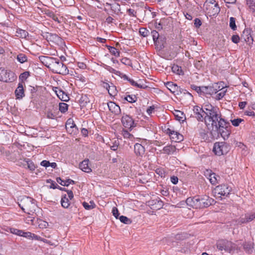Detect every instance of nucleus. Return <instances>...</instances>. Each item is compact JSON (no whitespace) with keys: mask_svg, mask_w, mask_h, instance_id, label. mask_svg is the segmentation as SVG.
Listing matches in <instances>:
<instances>
[{"mask_svg":"<svg viewBox=\"0 0 255 255\" xmlns=\"http://www.w3.org/2000/svg\"><path fill=\"white\" fill-rule=\"evenodd\" d=\"M228 120L225 119V118L223 116H222V114L221 115V117L217 118L216 121L213 123H212V124L211 125V127L212 128V131L214 130V129H216L218 127H219L220 126L223 125V123H226V122Z\"/></svg>","mask_w":255,"mask_h":255,"instance_id":"a211bd4d","label":"nucleus"},{"mask_svg":"<svg viewBox=\"0 0 255 255\" xmlns=\"http://www.w3.org/2000/svg\"><path fill=\"white\" fill-rule=\"evenodd\" d=\"M89 159H85L81 162L79 164V168L84 172L86 173H90L92 172V169L89 166Z\"/></svg>","mask_w":255,"mask_h":255,"instance_id":"aec40b11","label":"nucleus"},{"mask_svg":"<svg viewBox=\"0 0 255 255\" xmlns=\"http://www.w3.org/2000/svg\"><path fill=\"white\" fill-rule=\"evenodd\" d=\"M66 129L68 133L73 135H76L79 133V129L76 124H73L71 127L66 126Z\"/></svg>","mask_w":255,"mask_h":255,"instance_id":"c85d7f7f","label":"nucleus"},{"mask_svg":"<svg viewBox=\"0 0 255 255\" xmlns=\"http://www.w3.org/2000/svg\"><path fill=\"white\" fill-rule=\"evenodd\" d=\"M60 203L61 206L65 209L69 207L71 204H73L74 205V202H71L70 201V200L65 194L62 195Z\"/></svg>","mask_w":255,"mask_h":255,"instance_id":"5701e85b","label":"nucleus"},{"mask_svg":"<svg viewBox=\"0 0 255 255\" xmlns=\"http://www.w3.org/2000/svg\"><path fill=\"white\" fill-rule=\"evenodd\" d=\"M231 122L232 124L234 127H238L240 123L244 121V120L241 118H237L234 120H231Z\"/></svg>","mask_w":255,"mask_h":255,"instance_id":"3c124183","label":"nucleus"},{"mask_svg":"<svg viewBox=\"0 0 255 255\" xmlns=\"http://www.w3.org/2000/svg\"><path fill=\"white\" fill-rule=\"evenodd\" d=\"M176 150L175 146L172 145H168L165 146L163 148V151L164 153L169 154H173Z\"/></svg>","mask_w":255,"mask_h":255,"instance_id":"2f4dec72","label":"nucleus"},{"mask_svg":"<svg viewBox=\"0 0 255 255\" xmlns=\"http://www.w3.org/2000/svg\"><path fill=\"white\" fill-rule=\"evenodd\" d=\"M41 11L44 14L46 15L49 17L52 18L54 21H57L58 23L60 22L57 16L54 14V12L51 11V10L47 8H41Z\"/></svg>","mask_w":255,"mask_h":255,"instance_id":"412c9836","label":"nucleus"},{"mask_svg":"<svg viewBox=\"0 0 255 255\" xmlns=\"http://www.w3.org/2000/svg\"><path fill=\"white\" fill-rule=\"evenodd\" d=\"M149 204L150 206H153L151 208L154 210H159L162 208L164 205L163 202L159 198L149 201Z\"/></svg>","mask_w":255,"mask_h":255,"instance_id":"f3484780","label":"nucleus"},{"mask_svg":"<svg viewBox=\"0 0 255 255\" xmlns=\"http://www.w3.org/2000/svg\"><path fill=\"white\" fill-rule=\"evenodd\" d=\"M123 135L125 138H131L133 137V135L129 133L128 130H123Z\"/></svg>","mask_w":255,"mask_h":255,"instance_id":"774afa93","label":"nucleus"},{"mask_svg":"<svg viewBox=\"0 0 255 255\" xmlns=\"http://www.w3.org/2000/svg\"><path fill=\"white\" fill-rule=\"evenodd\" d=\"M38 87L37 86H36L35 87L31 86H29V90L30 93V99L31 100H34L37 98V92Z\"/></svg>","mask_w":255,"mask_h":255,"instance_id":"473e14b6","label":"nucleus"},{"mask_svg":"<svg viewBox=\"0 0 255 255\" xmlns=\"http://www.w3.org/2000/svg\"><path fill=\"white\" fill-rule=\"evenodd\" d=\"M120 221L125 224L129 225L132 223V220L127 217L122 215L119 217Z\"/></svg>","mask_w":255,"mask_h":255,"instance_id":"49530a36","label":"nucleus"},{"mask_svg":"<svg viewBox=\"0 0 255 255\" xmlns=\"http://www.w3.org/2000/svg\"><path fill=\"white\" fill-rule=\"evenodd\" d=\"M49 65L47 67L51 70V71L56 74H59L63 75H67L69 73L66 65L63 62H60L59 59L56 58L51 59V63H49Z\"/></svg>","mask_w":255,"mask_h":255,"instance_id":"39448f33","label":"nucleus"},{"mask_svg":"<svg viewBox=\"0 0 255 255\" xmlns=\"http://www.w3.org/2000/svg\"><path fill=\"white\" fill-rule=\"evenodd\" d=\"M231 40L233 43L238 44L240 42V37L238 34L233 35L231 37Z\"/></svg>","mask_w":255,"mask_h":255,"instance_id":"680f3d73","label":"nucleus"},{"mask_svg":"<svg viewBox=\"0 0 255 255\" xmlns=\"http://www.w3.org/2000/svg\"><path fill=\"white\" fill-rule=\"evenodd\" d=\"M112 213L113 216L117 219H119V217L120 216L119 211L117 208L114 207L112 209Z\"/></svg>","mask_w":255,"mask_h":255,"instance_id":"0e129e2a","label":"nucleus"},{"mask_svg":"<svg viewBox=\"0 0 255 255\" xmlns=\"http://www.w3.org/2000/svg\"><path fill=\"white\" fill-rule=\"evenodd\" d=\"M24 161L25 162V164L23 165V166L26 168L25 166L26 165L27 168L31 171H33L36 168H37V166H36L33 162L29 158H25L24 159Z\"/></svg>","mask_w":255,"mask_h":255,"instance_id":"bb28decb","label":"nucleus"},{"mask_svg":"<svg viewBox=\"0 0 255 255\" xmlns=\"http://www.w3.org/2000/svg\"><path fill=\"white\" fill-rule=\"evenodd\" d=\"M191 88L195 91L199 95H202V86H197L194 84L190 85Z\"/></svg>","mask_w":255,"mask_h":255,"instance_id":"603ef678","label":"nucleus"},{"mask_svg":"<svg viewBox=\"0 0 255 255\" xmlns=\"http://www.w3.org/2000/svg\"><path fill=\"white\" fill-rule=\"evenodd\" d=\"M165 85L166 88L170 91L171 93L175 94V92H177V89L178 88V85L172 82L169 81L165 83Z\"/></svg>","mask_w":255,"mask_h":255,"instance_id":"c756f323","label":"nucleus"},{"mask_svg":"<svg viewBox=\"0 0 255 255\" xmlns=\"http://www.w3.org/2000/svg\"><path fill=\"white\" fill-rule=\"evenodd\" d=\"M218 178H220V176L217 175L215 173H213L211 174V176L210 178H209V181L212 185H216L218 183Z\"/></svg>","mask_w":255,"mask_h":255,"instance_id":"79ce46f5","label":"nucleus"},{"mask_svg":"<svg viewBox=\"0 0 255 255\" xmlns=\"http://www.w3.org/2000/svg\"><path fill=\"white\" fill-rule=\"evenodd\" d=\"M17 79L15 73L11 70L0 68V81L5 83H11Z\"/></svg>","mask_w":255,"mask_h":255,"instance_id":"1a4fd4ad","label":"nucleus"},{"mask_svg":"<svg viewBox=\"0 0 255 255\" xmlns=\"http://www.w3.org/2000/svg\"><path fill=\"white\" fill-rule=\"evenodd\" d=\"M59 94L57 96L59 99H60L62 101L68 102L70 98L68 95L61 89V91L58 92Z\"/></svg>","mask_w":255,"mask_h":255,"instance_id":"4c0bfd02","label":"nucleus"},{"mask_svg":"<svg viewBox=\"0 0 255 255\" xmlns=\"http://www.w3.org/2000/svg\"><path fill=\"white\" fill-rule=\"evenodd\" d=\"M214 86H202V95L203 96H212L214 94H216L218 92V90L216 89V87L218 83H216Z\"/></svg>","mask_w":255,"mask_h":255,"instance_id":"2eb2a0df","label":"nucleus"},{"mask_svg":"<svg viewBox=\"0 0 255 255\" xmlns=\"http://www.w3.org/2000/svg\"><path fill=\"white\" fill-rule=\"evenodd\" d=\"M121 122L123 126L129 131H131L137 125L132 117L126 113H123Z\"/></svg>","mask_w":255,"mask_h":255,"instance_id":"9b49d317","label":"nucleus"},{"mask_svg":"<svg viewBox=\"0 0 255 255\" xmlns=\"http://www.w3.org/2000/svg\"><path fill=\"white\" fill-rule=\"evenodd\" d=\"M232 188L228 184L224 183L217 186L214 189V192L220 195L221 200L223 198L225 199L230 194Z\"/></svg>","mask_w":255,"mask_h":255,"instance_id":"9d476101","label":"nucleus"},{"mask_svg":"<svg viewBox=\"0 0 255 255\" xmlns=\"http://www.w3.org/2000/svg\"><path fill=\"white\" fill-rule=\"evenodd\" d=\"M216 245L219 251H224L230 254H234L239 250L237 244L226 239H221L217 241Z\"/></svg>","mask_w":255,"mask_h":255,"instance_id":"20e7f679","label":"nucleus"},{"mask_svg":"<svg viewBox=\"0 0 255 255\" xmlns=\"http://www.w3.org/2000/svg\"><path fill=\"white\" fill-rule=\"evenodd\" d=\"M56 180L59 184L63 186H68L70 184H75V181L70 178H68L64 180H63L60 177H58L56 178Z\"/></svg>","mask_w":255,"mask_h":255,"instance_id":"393cba45","label":"nucleus"},{"mask_svg":"<svg viewBox=\"0 0 255 255\" xmlns=\"http://www.w3.org/2000/svg\"><path fill=\"white\" fill-rule=\"evenodd\" d=\"M173 114L175 119L180 122L183 123L186 119L185 114L179 110H175Z\"/></svg>","mask_w":255,"mask_h":255,"instance_id":"a878e982","label":"nucleus"},{"mask_svg":"<svg viewBox=\"0 0 255 255\" xmlns=\"http://www.w3.org/2000/svg\"><path fill=\"white\" fill-rule=\"evenodd\" d=\"M16 59L21 64H23L28 60L27 56L22 53H18L16 57Z\"/></svg>","mask_w":255,"mask_h":255,"instance_id":"e433bc0d","label":"nucleus"},{"mask_svg":"<svg viewBox=\"0 0 255 255\" xmlns=\"http://www.w3.org/2000/svg\"><path fill=\"white\" fill-rule=\"evenodd\" d=\"M202 25V21L200 19L196 18L194 20V26L196 28H199Z\"/></svg>","mask_w":255,"mask_h":255,"instance_id":"052dcab7","label":"nucleus"},{"mask_svg":"<svg viewBox=\"0 0 255 255\" xmlns=\"http://www.w3.org/2000/svg\"><path fill=\"white\" fill-rule=\"evenodd\" d=\"M204 108L205 104L201 108L198 106H195L193 107L194 117L198 122H205L206 112Z\"/></svg>","mask_w":255,"mask_h":255,"instance_id":"ddd939ff","label":"nucleus"},{"mask_svg":"<svg viewBox=\"0 0 255 255\" xmlns=\"http://www.w3.org/2000/svg\"><path fill=\"white\" fill-rule=\"evenodd\" d=\"M53 57L45 56H41L39 57L40 60L47 67L48 66L47 64L48 63V61H50V63H51V59H53Z\"/></svg>","mask_w":255,"mask_h":255,"instance_id":"de8ad7c7","label":"nucleus"},{"mask_svg":"<svg viewBox=\"0 0 255 255\" xmlns=\"http://www.w3.org/2000/svg\"><path fill=\"white\" fill-rule=\"evenodd\" d=\"M121 62L123 64L127 66H132L131 61L128 58L124 57L121 60Z\"/></svg>","mask_w":255,"mask_h":255,"instance_id":"5fc2aeb1","label":"nucleus"},{"mask_svg":"<svg viewBox=\"0 0 255 255\" xmlns=\"http://www.w3.org/2000/svg\"><path fill=\"white\" fill-rule=\"evenodd\" d=\"M243 248L248 254H252L253 252V247L251 243H245L243 244Z\"/></svg>","mask_w":255,"mask_h":255,"instance_id":"a19ab883","label":"nucleus"},{"mask_svg":"<svg viewBox=\"0 0 255 255\" xmlns=\"http://www.w3.org/2000/svg\"><path fill=\"white\" fill-rule=\"evenodd\" d=\"M90 205H89V203L84 201L82 203V205L84 207V208L87 210H90L96 208V205L95 204L94 201H90Z\"/></svg>","mask_w":255,"mask_h":255,"instance_id":"58836bf2","label":"nucleus"},{"mask_svg":"<svg viewBox=\"0 0 255 255\" xmlns=\"http://www.w3.org/2000/svg\"><path fill=\"white\" fill-rule=\"evenodd\" d=\"M124 101H127L129 103H133L136 102L137 97L135 95H127L126 94L124 97H122Z\"/></svg>","mask_w":255,"mask_h":255,"instance_id":"7c9ffc66","label":"nucleus"},{"mask_svg":"<svg viewBox=\"0 0 255 255\" xmlns=\"http://www.w3.org/2000/svg\"><path fill=\"white\" fill-rule=\"evenodd\" d=\"M252 31L251 28H245L243 32L242 36L244 37L245 40L246 42L253 43L254 39L251 35Z\"/></svg>","mask_w":255,"mask_h":255,"instance_id":"4be33fe9","label":"nucleus"},{"mask_svg":"<svg viewBox=\"0 0 255 255\" xmlns=\"http://www.w3.org/2000/svg\"><path fill=\"white\" fill-rule=\"evenodd\" d=\"M108 91L111 96H112L113 94H116L117 93L116 87L114 86L113 83H111V85L110 86V88H109Z\"/></svg>","mask_w":255,"mask_h":255,"instance_id":"864d4df0","label":"nucleus"},{"mask_svg":"<svg viewBox=\"0 0 255 255\" xmlns=\"http://www.w3.org/2000/svg\"><path fill=\"white\" fill-rule=\"evenodd\" d=\"M164 132L169 136L172 141L180 142L184 139L182 134L173 129L169 128H165Z\"/></svg>","mask_w":255,"mask_h":255,"instance_id":"f8f14e48","label":"nucleus"},{"mask_svg":"<svg viewBox=\"0 0 255 255\" xmlns=\"http://www.w3.org/2000/svg\"><path fill=\"white\" fill-rule=\"evenodd\" d=\"M172 71L173 73L178 75H183L184 72L182 70L181 67L174 64L172 67Z\"/></svg>","mask_w":255,"mask_h":255,"instance_id":"ea45409f","label":"nucleus"},{"mask_svg":"<svg viewBox=\"0 0 255 255\" xmlns=\"http://www.w3.org/2000/svg\"><path fill=\"white\" fill-rule=\"evenodd\" d=\"M81 107H86L90 103V101L87 95H82L79 100Z\"/></svg>","mask_w":255,"mask_h":255,"instance_id":"72a5a7b5","label":"nucleus"},{"mask_svg":"<svg viewBox=\"0 0 255 255\" xmlns=\"http://www.w3.org/2000/svg\"><path fill=\"white\" fill-rule=\"evenodd\" d=\"M214 6V7H212L211 8L209 7L208 11L207 12L210 16L217 15L220 11V8L218 3H216Z\"/></svg>","mask_w":255,"mask_h":255,"instance_id":"cd10ccee","label":"nucleus"},{"mask_svg":"<svg viewBox=\"0 0 255 255\" xmlns=\"http://www.w3.org/2000/svg\"><path fill=\"white\" fill-rule=\"evenodd\" d=\"M216 201L207 195H196L186 199V205L196 209L208 208L214 205Z\"/></svg>","mask_w":255,"mask_h":255,"instance_id":"f257e3e1","label":"nucleus"},{"mask_svg":"<svg viewBox=\"0 0 255 255\" xmlns=\"http://www.w3.org/2000/svg\"><path fill=\"white\" fill-rule=\"evenodd\" d=\"M134 151L137 156H142L145 152L144 147L140 143H136L134 145Z\"/></svg>","mask_w":255,"mask_h":255,"instance_id":"b1692460","label":"nucleus"},{"mask_svg":"<svg viewBox=\"0 0 255 255\" xmlns=\"http://www.w3.org/2000/svg\"><path fill=\"white\" fill-rule=\"evenodd\" d=\"M206 112L205 123L207 127L210 125L208 123L214 122L217 118L221 117L222 114L219 108L217 106H214L210 104H205V108Z\"/></svg>","mask_w":255,"mask_h":255,"instance_id":"7ed1b4c3","label":"nucleus"},{"mask_svg":"<svg viewBox=\"0 0 255 255\" xmlns=\"http://www.w3.org/2000/svg\"><path fill=\"white\" fill-rule=\"evenodd\" d=\"M30 76V72L29 71H25L20 74L19 76V83H21L24 84V81Z\"/></svg>","mask_w":255,"mask_h":255,"instance_id":"c9c22d12","label":"nucleus"},{"mask_svg":"<svg viewBox=\"0 0 255 255\" xmlns=\"http://www.w3.org/2000/svg\"><path fill=\"white\" fill-rule=\"evenodd\" d=\"M16 32L19 34L20 37L22 38H25L28 36V32L27 31L19 28L16 29Z\"/></svg>","mask_w":255,"mask_h":255,"instance_id":"c03bdc74","label":"nucleus"},{"mask_svg":"<svg viewBox=\"0 0 255 255\" xmlns=\"http://www.w3.org/2000/svg\"><path fill=\"white\" fill-rule=\"evenodd\" d=\"M128 81L129 82V83L132 86H134V87L139 88V89H145L147 87V86L145 85H141V84H138L137 82L134 81L133 79H130V78L129 79V80Z\"/></svg>","mask_w":255,"mask_h":255,"instance_id":"37998d69","label":"nucleus"},{"mask_svg":"<svg viewBox=\"0 0 255 255\" xmlns=\"http://www.w3.org/2000/svg\"><path fill=\"white\" fill-rule=\"evenodd\" d=\"M154 44L156 51L163 50L166 44V38L164 35H159V33L155 30L151 31Z\"/></svg>","mask_w":255,"mask_h":255,"instance_id":"423d86ee","label":"nucleus"},{"mask_svg":"<svg viewBox=\"0 0 255 255\" xmlns=\"http://www.w3.org/2000/svg\"><path fill=\"white\" fill-rule=\"evenodd\" d=\"M236 20V18L234 17H231L230 18L229 26L234 31L237 30Z\"/></svg>","mask_w":255,"mask_h":255,"instance_id":"09e8293b","label":"nucleus"},{"mask_svg":"<svg viewBox=\"0 0 255 255\" xmlns=\"http://www.w3.org/2000/svg\"><path fill=\"white\" fill-rule=\"evenodd\" d=\"M23 85L21 83H19L14 91L15 96L17 100H21L25 97V90Z\"/></svg>","mask_w":255,"mask_h":255,"instance_id":"dca6fc26","label":"nucleus"},{"mask_svg":"<svg viewBox=\"0 0 255 255\" xmlns=\"http://www.w3.org/2000/svg\"><path fill=\"white\" fill-rule=\"evenodd\" d=\"M111 10L114 11L116 14H118L119 12L121 11V6L119 3H116V6L115 7L111 6Z\"/></svg>","mask_w":255,"mask_h":255,"instance_id":"6e6d98bb","label":"nucleus"},{"mask_svg":"<svg viewBox=\"0 0 255 255\" xmlns=\"http://www.w3.org/2000/svg\"><path fill=\"white\" fill-rule=\"evenodd\" d=\"M139 34L142 37H147L149 34V31L146 28L141 27L139 29Z\"/></svg>","mask_w":255,"mask_h":255,"instance_id":"8fccbe9b","label":"nucleus"},{"mask_svg":"<svg viewBox=\"0 0 255 255\" xmlns=\"http://www.w3.org/2000/svg\"><path fill=\"white\" fill-rule=\"evenodd\" d=\"M155 172L160 176L161 177H165V172L163 168H157L155 170Z\"/></svg>","mask_w":255,"mask_h":255,"instance_id":"13d9d810","label":"nucleus"},{"mask_svg":"<svg viewBox=\"0 0 255 255\" xmlns=\"http://www.w3.org/2000/svg\"><path fill=\"white\" fill-rule=\"evenodd\" d=\"M200 136L205 140L208 139V131L205 129H201L199 132Z\"/></svg>","mask_w":255,"mask_h":255,"instance_id":"bf43d9fd","label":"nucleus"},{"mask_svg":"<svg viewBox=\"0 0 255 255\" xmlns=\"http://www.w3.org/2000/svg\"><path fill=\"white\" fill-rule=\"evenodd\" d=\"M236 146L240 147L243 150H245V152L247 151V147L246 145H245L243 143L241 142H237Z\"/></svg>","mask_w":255,"mask_h":255,"instance_id":"338daca9","label":"nucleus"},{"mask_svg":"<svg viewBox=\"0 0 255 255\" xmlns=\"http://www.w3.org/2000/svg\"><path fill=\"white\" fill-rule=\"evenodd\" d=\"M230 150V146L226 142H216L214 144L213 151L218 156L226 154Z\"/></svg>","mask_w":255,"mask_h":255,"instance_id":"6e6552de","label":"nucleus"},{"mask_svg":"<svg viewBox=\"0 0 255 255\" xmlns=\"http://www.w3.org/2000/svg\"><path fill=\"white\" fill-rule=\"evenodd\" d=\"M68 105L65 103H60L59 104V110L62 113H65L68 111Z\"/></svg>","mask_w":255,"mask_h":255,"instance_id":"a18cd8bd","label":"nucleus"},{"mask_svg":"<svg viewBox=\"0 0 255 255\" xmlns=\"http://www.w3.org/2000/svg\"><path fill=\"white\" fill-rule=\"evenodd\" d=\"M236 222H237V224L239 225H241L243 224H247L248 223L247 221V218L246 216L245 218L240 217Z\"/></svg>","mask_w":255,"mask_h":255,"instance_id":"e2e57ef3","label":"nucleus"},{"mask_svg":"<svg viewBox=\"0 0 255 255\" xmlns=\"http://www.w3.org/2000/svg\"><path fill=\"white\" fill-rule=\"evenodd\" d=\"M227 92V90H226L223 91L222 92H220V93L217 94V95H216V99L218 101L221 100L225 96Z\"/></svg>","mask_w":255,"mask_h":255,"instance_id":"69168bd1","label":"nucleus"},{"mask_svg":"<svg viewBox=\"0 0 255 255\" xmlns=\"http://www.w3.org/2000/svg\"><path fill=\"white\" fill-rule=\"evenodd\" d=\"M100 66L105 68V69H106L109 72L111 73H114L120 76L121 78L125 80H127L128 81L130 79V78H129L127 75L119 71H117L115 69L113 68L112 67L108 66L105 63H101Z\"/></svg>","mask_w":255,"mask_h":255,"instance_id":"4468645a","label":"nucleus"},{"mask_svg":"<svg viewBox=\"0 0 255 255\" xmlns=\"http://www.w3.org/2000/svg\"><path fill=\"white\" fill-rule=\"evenodd\" d=\"M108 106L109 110L116 115H118L121 113V110L120 106L115 103L110 102L108 103Z\"/></svg>","mask_w":255,"mask_h":255,"instance_id":"6ab92c4d","label":"nucleus"},{"mask_svg":"<svg viewBox=\"0 0 255 255\" xmlns=\"http://www.w3.org/2000/svg\"><path fill=\"white\" fill-rule=\"evenodd\" d=\"M18 200V205L24 213L29 215L34 213L37 202L35 199L29 196H22L19 197Z\"/></svg>","mask_w":255,"mask_h":255,"instance_id":"f03ea898","label":"nucleus"},{"mask_svg":"<svg viewBox=\"0 0 255 255\" xmlns=\"http://www.w3.org/2000/svg\"><path fill=\"white\" fill-rule=\"evenodd\" d=\"M46 182L51 184L49 186L50 188L53 189H58L59 185L54 181L51 179H48Z\"/></svg>","mask_w":255,"mask_h":255,"instance_id":"4d7b16f0","label":"nucleus"},{"mask_svg":"<svg viewBox=\"0 0 255 255\" xmlns=\"http://www.w3.org/2000/svg\"><path fill=\"white\" fill-rule=\"evenodd\" d=\"M105 46L108 48L109 52L113 55H114L117 57H118L120 56V51L118 50L117 48H116L115 47L108 45H106Z\"/></svg>","mask_w":255,"mask_h":255,"instance_id":"f704fd0d","label":"nucleus"},{"mask_svg":"<svg viewBox=\"0 0 255 255\" xmlns=\"http://www.w3.org/2000/svg\"><path fill=\"white\" fill-rule=\"evenodd\" d=\"M218 127L214 131L217 132L218 136H221L225 140H227L232 132V127L229 121L226 122Z\"/></svg>","mask_w":255,"mask_h":255,"instance_id":"0eeeda50","label":"nucleus"}]
</instances>
